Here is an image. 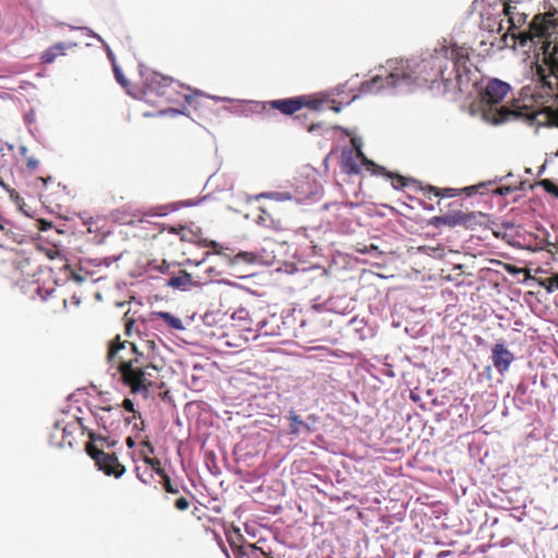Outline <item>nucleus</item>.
I'll return each mask as SVG.
<instances>
[{"label": "nucleus", "instance_id": "7c9ffc66", "mask_svg": "<svg viewBox=\"0 0 558 558\" xmlns=\"http://www.w3.org/2000/svg\"><path fill=\"white\" fill-rule=\"evenodd\" d=\"M517 190H518V187H515V186L504 185V186H499V187L495 189L493 191V194L497 195V196H507Z\"/></svg>", "mask_w": 558, "mask_h": 558}, {"label": "nucleus", "instance_id": "79ce46f5", "mask_svg": "<svg viewBox=\"0 0 558 558\" xmlns=\"http://www.w3.org/2000/svg\"><path fill=\"white\" fill-rule=\"evenodd\" d=\"M80 29L85 32L88 36L96 38L99 43H101L104 45V43H105L104 38L99 34L95 33L92 28L84 26V27H81Z\"/></svg>", "mask_w": 558, "mask_h": 558}, {"label": "nucleus", "instance_id": "f3484780", "mask_svg": "<svg viewBox=\"0 0 558 558\" xmlns=\"http://www.w3.org/2000/svg\"><path fill=\"white\" fill-rule=\"evenodd\" d=\"M153 315L162 319L167 324V326L170 327L171 329H174L178 331L185 330V326L183 325L182 320L169 312L159 311V312H154Z\"/></svg>", "mask_w": 558, "mask_h": 558}, {"label": "nucleus", "instance_id": "49530a36", "mask_svg": "<svg viewBox=\"0 0 558 558\" xmlns=\"http://www.w3.org/2000/svg\"><path fill=\"white\" fill-rule=\"evenodd\" d=\"M104 47H105V49H106V51H107V56H108V58H109V60H110L111 64H112V65H113V64H118V63H117L116 56H114V53L112 52V50H111V48L109 47V45H108L107 43H104Z\"/></svg>", "mask_w": 558, "mask_h": 558}, {"label": "nucleus", "instance_id": "423d86ee", "mask_svg": "<svg viewBox=\"0 0 558 558\" xmlns=\"http://www.w3.org/2000/svg\"><path fill=\"white\" fill-rule=\"evenodd\" d=\"M492 360L496 369L504 374L513 362L514 355L507 349L504 342H497L492 349Z\"/></svg>", "mask_w": 558, "mask_h": 558}, {"label": "nucleus", "instance_id": "f8f14e48", "mask_svg": "<svg viewBox=\"0 0 558 558\" xmlns=\"http://www.w3.org/2000/svg\"><path fill=\"white\" fill-rule=\"evenodd\" d=\"M173 82V78L170 76L161 75L160 73L154 72L149 76L145 77V85L150 92L156 93L157 95H163V88L169 86Z\"/></svg>", "mask_w": 558, "mask_h": 558}, {"label": "nucleus", "instance_id": "6e6d98bb", "mask_svg": "<svg viewBox=\"0 0 558 558\" xmlns=\"http://www.w3.org/2000/svg\"><path fill=\"white\" fill-rule=\"evenodd\" d=\"M544 232H545V244H546V246H557L558 242L554 243V242L550 241L548 231L544 230Z\"/></svg>", "mask_w": 558, "mask_h": 558}, {"label": "nucleus", "instance_id": "a18cd8bd", "mask_svg": "<svg viewBox=\"0 0 558 558\" xmlns=\"http://www.w3.org/2000/svg\"><path fill=\"white\" fill-rule=\"evenodd\" d=\"M525 272H527V274L524 277V279L521 281L522 284L530 286L531 282H536L538 284V280H541L539 278H536V277L532 276L530 274V270L525 269Z\"/></svg>", "mask_w": 558, "mask_h": 558}, {"label": "nucleus", "instance_id": "f03ea898", "mask_svg": "<svg viewBox=\"0 0 558 558\" xmlns=\"http://www.w3.org/2000/svg\"><path fill=\"white\" fill-rule=\"evenodd\" d=\"M88 441L86 442V453L95 461L97 469L104 472L107 476H113L116 478L122 477L126 468L119 462L116 453H107L97 446V442H101L107 448H113L117 446V439H110L104 435H98L94 430H87Z\"/></svg>", "mask_w": 558, "mask_h": 558}, {"label": "nucleus", "instance_id": "2eb2a0df", "mask_svg": "<svg viewBox=\"0 0 558 558\" xmlns=\"http://www.w3.org/2000/svg\"><path fill=\"white\" fill-rule=\"evenodd\" d=\"M192 283V275L187 270H180L179 276L171 277L167 281V287L186 291Z\"/></svg>", "mask_w": 558, "mask_h": 558}, {"label": "nucleus", "instance_id": "4468645a", "mask_svg": "<svg viewBox=\"0 0 558 558\" xmlns=\"http://www.w3.org/2000/svg\"><path fill=\"white\" fill-rule=\"evenodd\" d=\"M300 100L303 102V108H308L313 111H320L324 104H328L327 98L323 96V92L312 95H300Z\"/></svg>", "mask_w": 558, "mask_h": 558}, {"label": "nucleus", "instance_id": "338daca9", "mask_svg": "<svg viewBox=\"0 0 558 558\" xmlns=\"http://www.w3.org/2000/svg\"><path fill=\"white\" fill-rule=\"evenodd\" d=\"M19 150H20V154H21L22 156H26V154H27V151H28V149H27V147H26L25 145H21V146H20V148H19Z\"/></svg>", "mask_w": 558, "mask_h": 558}, {"label": "nucleus", "instance_id": "a19ab883", "mask_svg": "<svg viewBox=\"0 0 558 558\" xmlns=\"http://www.w3.org/2000/svg\"><path fill=\"white\" fill-rule=\"evenodd\" d=\"M156 349H157V345H156V342L154 340H146L144 341L143 343V350L150 354H156Z\"/></svg>", "mask_w": 558, "mask_h": 558}, {"label": "nucleus", "instance_id": "e433bc0d", "mask_svg": "<svg viewBox=\"0 0 558 558\" xmlns=\"http://www.w3.org/2000/svg\"><path fill=\"white\" fill-rule=\"evenodd\" d=\"M493 225L497 228L501 227L505 231L515 228V223L512 220L493 221Z\"/></svg>", "mask_w": 558, "mask_h": 558}, {"label": "nucleus", "instance_id": "2f4dec72", "mask_svg": "<svg viewBox=\"0 0 558 558\" xmlns=\"http://www.w3.org/2000/svg\"><path fill=\"white\" fill-rule=\"evenodd\" d=\"M66 425L63 420H57L53 429L51 432V440H57L59 438L60 432L62 430V426Z\"/></svg>", "mask_w": 558, "mask_h": 558}, {"label": "nucleus", "instance_id": "b1692460", "mask_svg": "<svg viewBox=\"0 0 558 558\" xmlns=\"http://www.w3.org/2000/svg\"><path fill=\"white\" fill-rule=\"evenodd\" d=\"M155 359L156 354H150L142 349V351L133 360H129L128 362H133V365L141 364L142 366H144L148 364L150 361L155 362Z\"/></svg>", "mask_w": 558, "mask_h": 558}, {"label": "nucleus", "instance_id": "cd10ccee", "mask_svg": "<svg viewBox=\"0 0 558 558\" xmlns=\"http://www.w3.org/2000/svg\"><path fill=\"white\" fill-rule=\"evenodd\" d=\"M125 341L122 342L120 340V337L118 336L114 340V342L111 345L110 352H109V359H114L119 351L123 350L125 348Z\"/></svg>", "mask_w": 558, "mask_h": 558}, {"label": "nucleus", "instance_id": "0eeeda50", "mask_svg": "<svg viewBox=\"0 0 558 558\" xmlns=\"http://www.w3.org/2000/svg\"><path fill=\"white\" fill-rule=\"evenodd\" d=\"M368 171L372 174L383 175L391 180V185L395 190H400L408 185V179L399 173L388 171L385 167L377 165L375 161H369Z\"/></svg>", "mask_w": 558, "mask_h": 558}, {"label": "nucleus", "instance_id": "c85d7f7f", "mask_svg": "<svg viewBox=\"0 0 558 558\" xmlns=\"http://www.w3.org/2000/svg\"><path fill=\"white\" fill-rule=\"evenodd\" d=\"M112 70H113L114 78L117 80V82L121 86L125 87L129 82H128L126 77L124 76L121 68L118 64H113Z\"/></svg>", "mask_w": 558, "mask_h": 558}, {"label": "nucleus", "instance_id": "c03bdc74", "mask_svg": "<svg viewBox=\"0 0 558 558\" xmlns=\"http://www.w3.org/2000/svg\"><path fill=\"white\" fill-rule=\"evenodd\" d=\"M203 246H207V247L213 248L216 254H221L220 251L218 250L219 248V243L217 241L204 240L203 241Z\"/></svg>", "mask_w": 558, "mask_h": 558}, {"label": "nucleus", "instance_id": "f704fd0d", "mask_svg": "<svg viewBox=\"0 0 558 558\" xmlns=\"http://www.w3.org/2000/svg\"><path fill=\"white\" fill-rule=\"evenodd\" d=\"M99 410L102 412L112 413L110 414L111 418H118V411H120V404L99 407Z\"/></svg>", "mask_w": 558, "mask_h": 558}, {"label": "nucleus", "instance_id": "c9c22d12", "mask_svg": "<svg viewBox=\"0 0 558 558\" xmlns=\"http://www.w3.org/2000/svg\"><path fill=\"white\" fill-rule=\"evenodd\" d=\"M252 558H274L269 554H267L264 549L257 547L256 545H252Z\"/></svg>", "mask_w": 558, "mask_h": 558}, {"label": "nucleus", "instance_id": "aec40b11", "mask_svg": "<svg viewBox=\"0 0 558 558\" xmlns=\"http://www.w3.org/2000/svg\"><path fill=\"white\" fill-rule=\"evenodd\" d=\"M156 472L161 477L162 487L167 493L173 495L179 493V489L172 485L170 476L166 473L163 469L158 468Z\"/></svg>", "mask_w": 558, "mask_h": 558}, {"label": "nucleus", "instance_id": "13d9d810", "mask_svg": "<svg viewBox=\"0 0 558 558\" xmlns=\"http://www.w3.org/2000/svg\"><path fill=\"white\" fill-rule=\"evenodd\" d=\"M330 109L336 112V113H340L342 111V105L341 104H332V106L330 107Z\"/></svg>", "mask_w": 558, "mask_h": 558}, {"label": "nucleus", "instance_id": "393cba45", "mask_svg": "<svg viewBox=\"0 0 558 558\" xmlns=\"http://www.w3.org/2000/svg\"><path fill=\"white\" fill-rule=\"evenodd\" d=\"M538 286L544 288L548 293L554 292L555 289L558 290V274L551 276L548 280H538Z\"/></svg>", "mask_w": 558, "mask_h": 558}, {"label": "nucleus", "instance_id": "6e6552de", "mask_svg": "<svg viewBox=\"0 0 558 558\" xmlns=\"http://www.w3.org/2000/svg\"><path fill=\"white\" fill-rule=\"evenodd\" d=\"M428 226L434 228H439L441 226H447L450 228H454L458 226L462 227V210L452 209L444 215L434 216L428 220Z\"/></svg>", "mask_w": 558, "mask_h": 558}, {"label": "nucleus", "instance_id": "6ab92c4d", "mask_svg": "<svg viewBox=\"0 0 558 558\" xmlns=\"http://www.w3.org/2000/svg\"><path fill=\"white\" fill-rule=\"evenodd\" d=\"M504 179H505V177H495L492 180L482 181V182H480L477 184L465 186L462 191L468 196H472V195H474L476 193L484 194V192H481V186H492V185H495L497 183L502 182Z\"/></svg>", "mask_w": 558, "mask_h": 558}, {"label": "nucleus", "instance_id": "5701e85b", "mask_svg": "<svg viewBox=\"0 0 558 558\" xmlns=\"http://www.w3.org/2000/svg\"><path fill=\"white\" fill-rule=\"evenodd\" d=\"M345 86H347L345 84H340L336 87H332V88H329L326 90H322L323 96H325L327 98L328 102L335 104V97L343 94L345 90Z\"/></svg>", "mask_w": 558, "mask_h": 558}, {"label": "nucleus", "instance_id": "f257e3e1", "mask_svg": "<svg viewBox=\"0 0 558 558\" xmlns=\"http://www.w3.org/2000/svg\"><path fill=\"white\" fill-rule=\"evenodd\" d=\"M389 74L383 78L376 75L362 83V94H377L388 89L395 94L410 93L424 84H435L438 80L446 92L458 89L471 95L476 84V71H472L469 52L465 48L453 45H441L433 52L424 53L420 59H391L386 63Z\"/></svg>", "mask_w": 558, "mask_h": 558}, {"label": "nucleus", "instance_id": "ddd939ff", "mask_svg": "<svg viewBox=\"0 0 558 558\" xmlns=\"http://www.w3.org/2000/svg\"><path fill=\"white\" fill-rule=\"evenodd\" d=\"M78 425L82 427V429H86V427L82 423L81 417H76L74 422L66 423V425L62 426V430L60 432L59 435V437L61 438L60 441L58 442L59 447H73V433L76 430Z\"/></svg>", "mask_w": 558, "mask_h": 558}, {"label": "nucleus", "instance_id": "e2e57ef3", "mask_svg": "<svg viewBox=\"0 0 558 558\" xmlns=\"http://www.w3.org/2000/svg\"><path fill=\"white\" fill-rule=\"evenodd\" d=\"M133 428H134V429H137V430H144V429H145V423H144V421H142L140 424H138V423H135V424L133 425Z\"/></svg>", "mask_w": 558, "mask_h": 558}, {"label": "nucleus", "instance_id": "4c0bfd02", "mask_svg": "<svg viewBox=\"0 0 558 558\" xmlns=\"http://www.w3.org/2000/svg\"><path fill=\"white\" fill-rule=\"evenodd\" d=\"M175 508L180 511H184V510H187L189 507H190V501L187 498L185 497H180L175 500V504H174Z\"/></svg>", "mask_w": 558, "mask_h": 558}, {"label": "nucleus", "instance_id": "473e14b6", "mask_svg": "<svg viewBox=\"0 0 558 558\" xmlns=\"http://www.w3.org/2000/svg\"><path fill=\"white\" fill-rule=\"evenodd\" d=\"M541 185L544 187V190L558 197V189L555 186V184L549 180H544L541 182Z\"/></svg>", "mask_w": 558, "mask_h": 558}, {"label": "nucleus", "instance_id": "39448f33", "mask_svg": "<svg viewBox=\"0 0 558 558\" xmlns=\"http://www.w3.org/2000/svg\"><path fill=\"white\" fill-rule=\"evenodd\" d=\"M288 420L290 421L289 434L292 436L311 435L317 429L318 417L315 414H310L306 420H302L294 410H290Z\"/></svg>", "mask_w": 558, "mask_h": 558}, {"label": "nucleus", "instance_id": "412c9836", "mask_svg": "<svg viewBox=\"0 0 558 558\" xmlns=\"http://www.w3.org/2000/svg\"><path fill=\"white\" fill-rule=\"evenodd\" d=\"M258 197L268 198L276 202H286L292 199V194L289 192H264Z\"/></svg>", "mask_w": 558, "mask_h": 558}, {"label": "nucleus", "instance_id": "72a5a7b5", "mask_svg": "<svg viewBox=\"0 0 558 558\" xmlns=\"http://www.w3.org/2000/svg\"><path fill=\"white\" fill-rule=\"evenodd\" d=\"M122 407L128 412L134 413V418L141 417V413H136L134 402L130 398H125L122 402Z\"/></svg>", "mask_w": 558, "mask_h": 558}, {"label": "nucleus", "instance_id": "8fccbe9b", "mask_svg": "<svg viewBox=\"0 0 558 558\" xmlns=\"http://www.w3.org/2000/svg\"><path fill=\"white\" fill-rule=\"evenodd\" d=\"M180 239L184 242H190L192 241L191 236H190V233H187L185 231V228L184 227H181V233H180Z\"/></svg>", "mask_w": 558, "mask_h": 558}, {"label": "nucleus", "instance_id": "9d476101", "mask_svg": "<svg viewBox=\"0 0 558 558\" xmlns=\"http://www.w3.org/2000/svg\"><path fill=\"white\" fill-rule=\"evenodd\" d=\"M100 412L101 411L99 410V407H96L93 411V415L97 422L98 427L109 434L117 432L121 426V421L123 417L122 412L118 411V418H111L110 415H105Z\"/></svg>", "mask_w": 558, "mask_h": 558}, {"label": "nucleus", "instance_id": "0e129e2a", "mask_svg": "<svg viewBox=\"0 0 558 558\" xmlns=\"http://www.w3.org/2000/svg\"><path fill=\"white\" fill-rule=\"evenodd\" d=\"M142 350L135 343H131V352L137 355Z\"/></svg>", "mask_w": 558, "mask_h": 558}, {"label": "nucleus", "instance_id": "dca6fc26", "mask_svg": "<svg viewBox=\"0 0 558 558\" xmlns=\"http://www.w3.org/2000/svg\"><path fill=\"white\" fill-rule=\"evenodd\" d=\"M68 49V46L64 43H58L48 49H46L41 56L40 60L43 63L51 64L56 61L58 56L65 54V50Z\"/></svg>", "mask_w": 558, "mask_h": 558}, {"label": "nucleus", "instance_id": "603ef678", "mask_svg": "<svg viewBox=\"0 0 558 558\" xmlns=\"http://www.w3.org/2000/svg\"><path fill=\"white\" fill-rule=\"evenodd\" d=\"M38 166V160L35 157L27 158V167L29 169H35Z\"/></svg>", "mask_w": 558, "mask_h": 558}, {"label": "nucleus", "instance_id": "20e7f679", "mask_svg": "<svg viewBox=\"0 0 558 558\" xmlns=\"http://www.w3.org/2000/svg\"><path fill=\"white\" fill-rule=\"evenodd\" d=\"M474 71L477 73V80L474 87L472 85L470 86L472 93L477 92L485 106H494L501 102L511 89L510 84L499 78H489L485 87L477 89L480 72L476 69ZM473 78H475V76H473ZM472 95L473 94L470 96Z\"/></svg>", "mask_w": 558, "mask_h": 558}, {"label": "nucleus", "instance_id": "a211bd4d", "mask_svg": "<svg viewBox=\"0 0 558 558\" xmlns=\"http://www.w3.org/2000/svg\"><path fill=\"white\" fill-rule=\"evenodd\" d=\"M485 217L482 211H462V227L474 230L476 226L482 225L481 218Z\"/></svg>", "mask_w": 558, "mask_h": 558}, {"label": "nucleus", "instance_id": "ea45409f", "mask_svg": "<svg viewBox=\"0 0 558 558\" xmlns=\"http://www.w3.org/2000/svg\"><path fill=\"white\" fill-rule=\"evenodd\" d=\"M37 225H38L39 231H41V232H46V231L50 230L53 227L52 221H49V220H46V219H39L37 221Z\"/></svg>", "mask_w": 558, "mask_h": 558}, {"label": "nucleus", "instance_id": "a878e982", "mask_svg": "<svg viewBox=\"0 0 558 558\" xmlns=\"http://www.w3.org/2000/svg\"><path fill=\"white\" fill-rule=\"evenodd\" d=\"M179 209V206L177 204H171V205H160L156 208H154V213L151 214V216H156V217H165L167 216L170 211H174V210H178Z\"/></svg>", "mask_w": 558, "mask_h": 558}, {"label": "nucleus", "instance_id": "9b49d317", "mask_svg": "<svg viewBox=\"0 0 558 558\" xmlns=\"http://www.w3.org/2000/svg\"><path fill=\"white\" fill-rule=\"evenodd\" d=\"M360 158L354 155L352 149L344 148L341 154V170L349 175H356L361 171Z\"/></svg>", "mask_w": 558, "mask_h": 558}, {"label": "nucleus", "instance_id": "4d7b16f0", "mask_svg": "<svg viewBox=\"0 0 558 558\" xmlns=\"http://www.w3.org/2000/svg\"><path fill=\"white\" fill-rule=\"evenodd\" d=\"M544 232H545V244H546V246H557L558 242L554 243V242L550 241L548 231L544 230Z\"/></svg>", "mask_w": 558, "mask_h": 558}, {"label": "nucleus", "instance_id": "09e8293b", "mask_svg": "<svg viewBox=\"0 0 558 558\" xmlns=\"http://www.w3.org/2000/svg\"><path fill=\"white\" fill-rule=\"evenodd\" d=\"M527 391V386L524 383H520L517 385L515 392L520 395H525Z\"/></svg>", "mask_w": 558, "mask_h": 558}, {"label": "nucleus", "instance_id": "bf43d9fd", "mask_svg": "<svg viewBox=\"0 0 558 558\" xmlns=\"http://www.w3.org/2000/svg\"><path fill=\"white\" fill-rule=\"evenodd\" d=\"M72 278L77 283H82L85 281V278L83 276L75 274V272L72 275Z\"/></svg>", "mask_w": 558, "mask_h": 558}, {"label": "nucleus", "instance_id": "1a4fd4ad", "mask_svg": "<svg viewBox=\"0 0 558 558\" xmlns=\"http://www.w3.org/2000/svg\"><path fill=\"white\" fill-rule=\"evenodd\" d=\"M268 105L271 109L279 110L286 116H292L303 108L299 96L270 100Z\"/></svg>", "mask_w": 558, "mask_h": 558}, {"label": "nucleus", "instance_id": "4be33fe9", "mask_svg": "<svg viewBox=\"0 0 558 558\" xmlns=\"http://www.w3.org/2000/svg\"><path fill=\"white\" fill-rule=\"evenodd\" d=\"M352 142V145L353 147L356 149V154H357V158H360L361 160V163L366 168V170L368 171V163L369 161H372L371 159H368L365 154L362 151V140L359 138V137H353L351 140Z\"/></svg>", "mask_w": 558, "mask_h": 558}, {"label": "nucleus", "instance_id": "bb28decb", "mask_svg": "<svg viewBox=\"0 0 558 558\" xmlns=\"http://www.w3.org/2000/svg\"><path fill=\"white\" fill-rule=\"evenodd\" d=\"M428 190H429V193L434 194L435 196H440V197H453L454 196L453 189L448 187V189L440 190L436 186L429 185Z\"/></svg>", "mask_w": 558, "mask_h": 558}, {"label": "nucleus", "instance_id": "680f3d73", "mask_svg": "<svg viewBox=\"0 0 558 558\" xmlns=\"http://www.w3.org/2000/svg\"><path fill=\"white\" fill-rule=\"evenodd\" d=\"M332 129L335 130H339L341 131L342 133H344L345 135H350V131L349 129L344 128V126H341V125H333Z\"/></svg>", "mask_w": 558, "mask_h": 558}, {"label": "nucleus", "instance_id": "3c124183", "mask_svg": "<svg viewBox=\"0 0 558 558\" xmlns=\"http://www.w3.org/2000/svg\"><path fill=\"white\" fill-rule=\"evenodd\" d=\"M373 251H378V246L371 244L369 246H365L363 250H360V252L363 254H371Z\"/></svg>", "mask_w": 558, "mask_h": 558}, {"label": "nucleus", "instance_id": "774afa93", "mask_svg": "<svg viewBox=\"0 0 558 558\" xmlns=\"http://www.w3.org/2000/svg\"><path fill=\"white\" fill-rule=\"evenodd\" d=\"M169 231H170V233L179 234V235H180V233H181V227H180V228L171 227Z\"/></svg>", "mask_w": 558, "mask_h": 558}, {"label": "nucleus", "instance_id": "de8ad7c7", "mask_svg": "<svg viewBox=\"0 0 558 558\" xmlns=\"http://www.w3.org/2000/svg\"><path fill=\"white\" fill-rule=\"evenodd\" d=\"M183 110H180V109H174V108H169L167 110H163L161 111V114L165 116V114H170V116H180V114H183Z\"/></svg>", "mask_w": 558, "mask_h": 558}, {"label": "nucleus", "instance_id": "37998d69", "mask_svg": "<svg viewBox=\"0 0 558 558\" xmlns=\"http://www.w3.org/2000/svg\"><path fill=\"white\" fill-rule=\"evenodd\" d=\"M489 228L496 238H500V239L507 238V232L501 227L497 228L492 223Z\"/></svg>", "mask_w": 558, "mask_h": 558}, {"label": "nucleus", "instance_id": "c756f323", "mask_svg": "<svg viewBox=\"0 0 558 558\" xmlns=\"http://www.w3.org/2000/svg\"><path fill=\"white\" fill-rule=\"evenodd\" d=\"M254 257L251 253L240 252L231 259V264H236L239 262L252 263Z\"/></svg>", "mask_w": 558, "mask_h": 558}, {"label": "nucleus", "instance_id": "58836bf2", "mask_svg": "<svg viewBox=\"0 0 558 558\" xmlns=\"http://www.w3.org/2000/svg\"><path fill=\"white\" fill-rule=\"evenodd\" d=\"M505 270L509 274V275H512V276H517L519 274H522V272H525V269L523 268H520L515 265H512V264H506L505 265Z\"/></svg>", "mask_w": 558, "mask_h": 558}, {"label": "nucleus", "instance_id": "052dcab7", "mask_svg": "<svg viewBox=\"0 0 558 558\" xmlns=\"http://www.w3.org/2000/svg\"><path fill=\"white\" fill-rule=\"evenodd\" d=\"M125 442H126L128 448H130V449L134 448V447H135V445H136V444H135V440H134L131 436H129V437L125 439Z\"/></svg>", "mask_w": 558, "mask_h": 558}, {"label": "nucleus", "instance_id": "7ed1b4c3", "mask_svg": "<svg viewBox=\"0 0 558 558\" xmlns=\"http://www.w3.org/2000/svg\"><path fill=\"white\" fill-rule=\"evenodd\" d=\"M148 369L159 371L160 367L153 361L144 366H135L133 362H126L124 359H120L118 371L122 376V380L125 385L130 386L132 392H147L148 388L145 383L153 377Z\"/></svg>", "mask_w": 558, "mask_h": 558}, {"label": "nucleus", "instance_id": "5fc2aeb1", "mask_svg": "<svg viewBox=\"0 0 558 558\" xmlns=\"http://www.w3.org/2000/svg\"><path fill=\"white\" fill-rule=\"evenodd\" d=\"M323 123H313L308 126V132L314 133L315 131L323 129Z\"/></svg>", "mask_w": 558, "mask_h": 558}, {"label": "nucleus", "instance_id": "69168bd1", "mask_svg": "<svg viewBox=\"0 0 558 558\" xmlns=\"http://www.w3.org/2000/svg\"><path fill=\"white\" fill-rule=\"evenodd\" d=\"M450 555H451V551H449V550L440 551V553L438 554V558H447V557H449Z\"/></svg>", "mask_w": 558, "mask_h": 558}, {"label": "nucleus", "instance_id": "864d4df0", "mask_svg": "<svg viewBox=\"0 0 558 558\" xmlns=\"http://www.w3.org/2000/svg\"><path fill=\"white\" fill-rule=\"evenodd\" d=\"M208 98L215 100L216 102H221V101H227V102H231L233 101V99L229 98V97H220V96H208Z\"/></svg>", "mask_w": 558, "mask_h": 558}]
</instances>
